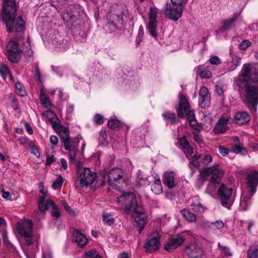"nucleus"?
I'll use <instances>...</instances> for the list:
<instances>
[{
    "label": "nucleus",
    "mask_w": 258,
    "mask_h": 258,
    "mask_svg": "<svg viewBox=\"0 0 258 258\" xmlns=\"http://www.w3.org/2000/svg\"><path fill=\"white\" fill-rule=\"evenodd\" d=\"M238 87L244 90L243 103L251 112H255L258 104V71L250 64H244L237 81Z\"/></svg>",
    "instance_id": "1"
},
{
    "label": "nucleus",
    "mask_w": 258,
    "mask_h": 258,
    "mask_svg": "<svg viewBox=\"0 0 258 258\" xmlns=\"http://www.w3.org/2000/svg\"><path fill=\"white\" fill-rule=\"evenodd\" d=\"M118 207L126 214L133 213V216L137 223V228L141 233L147 223V216L144 209L137 202L136 196L133 192H126L117 198Z\"/></svg>",
    "instance_id": "2"
},
{
    "label": "nucleus",
    "mask_w": 258,
    "mask_h": 258,
    "mask_svg": "<svg viewBox=\"0 0 258 258\" xmlns=\"http://www.w3.org/2000/svg\"><path fill=\"white\" fill-rule=\"evenodd\" d=\"M2 19L9 32H22L25 29V22L21 16H17L15 0H4Z\"/></svg>",
    "instance_id": "3"
},
{
    "label": "nucleus",
    "mask_w": 258,
    "mask_h": 258,
    "mask_svg": "<svg viewBox=\"0 0 258 258\" xmlns=\"http://www.w3.org/2000/svg\"><path fill=\"white\" fill-rule=\"evenodd\" d=\"M59 136L63 148L69 152L70 160L71 162H75L77 156V152L74 143L70 140L69 130L68 128L58 125Z\"/></svg>",
    "instance_id": "4"
},
{
    "label": "nucleus",
    "mask_w": 258,
    "mask_h": 258,
    "mask_svg": "<svg viewBox=\"0 0 258 258\" xmlns=\"http://www.w3.org/2000/svg\"><path fill=\"white\" fill-rule=\"evenodd\" d=\"M200 174L203 177L209 175H212L208 188L210 191H214L220 184L223 172L218 168V165H217L200 171Z\"/></svg>",
    "instance_id": "5"
},
{
    "label": "nucleus",
    "mask_w": 258,
    "mask_h": 258,
    "mask_svg": "<svg viewBox=\"0 0 258 258\" xmlns=\"http://www.w3.org/2000/svg\"><path fill=\"white\" fill-rule=\"evenodd\" d=\"M16 229L19 235L24 238L26 245L29 246L33 243V223L31 220L18 223Z\"/></svg>",
    "instance_id": "6"
},
{
    "label": "nucleus",
    "mask_w": 258,
    "mask_h": 258,
    "mask_svg": "<svg viewBox=\"0 0 258 258\" xmlns=\"http://www.w3.org/2000/svg\"><path fill=\"white\" fill-rule=\"evenodd\" d=\"M127 10L124 5H116L111 14L112 20L109 24L113 25L115 27L118 23L122 24L124 20L127 18Z\"/></svg>",
    "instance_id": "7"
},
{
    "label": "nucleus",
    "mask_w": 258,
    "mask_h": 258,
    "mask_svg": "<svg viewBox=\"0 0 258 258\" xmlns=\"http://www.w3.org/2000/svg\"><path fill=\"white\" fill-rule=\"evenodd\" d=\"M96 173L91 171L89 168H84L78 178L80 187H87L91 184L96 178Z\"/></svg>",
    "instance_id": "8"
},
{
    "label": "nucleus",
    "mask_w": 258,
    "mask_h": 258,
    "mask_svg": "<svg viewBox=\"0 0 258 258\" xmlns=\"http://www.w3.org/2000/svg\"><path fill=\"white\" fill-rule=\"evenodd\" d=\"M160 236L157 232L151 233L147 237L144 245L146 251L153 252L159 249L160 245Z\"/></svg>",
    "instance_id": "9"
},
{
    "label": "nucleus",
    "mask_w": 258,
    "mask_h": 258,
    "mask_svg": "<svg viewBox=\"0 0 258 258\" xmlns=\"http://www.w3.org/2000/svg\"><path fill=\"white\" fill-rule=\"evenodd\" d=\"M232 191V188H227L224 184H221L218 189V195L222 205L228 209L230 208L232 204V201L230 199Z\"/></svg>",
    "instance_id": "10"
},
{
    "label": "nucleus",
    "mask_w": 258,
    "mask_h": 258,
    "mask_svg": "<svg viewBox=\"0 0 258 258\" xmlns=\"http://www.w3.org/2000/svg\"><path fill=\"white\" fill-rule=\"evenodd\" d=\"M38 206V209L43 212L51 209V214L53 217L58 218L60 216L59 210L53 202L50 200H47L45 204H44V196L39 199Z\"/></svg>",
    "instance_id": "11"
},
{
    "label": "nucleus",
    "mask_w": 258,
    "mask_h": 258,
    "mask_svg": "<svg viewBox=\"0 0 258 258\" xmlns=\"http://www.w3.org/2000/svg\"><path fill=\"white\" fill-rule=\"evenodd\" d=\"M178 97L179 101V105L176 108L177 113L180 117L187 116L190 112L194 111L190 109L188 100L182 94H180Z\"/></svg>",
    "instance_id": "12"
},
{
    "label": "nucleus",
    "mask_w": 258,
    "mask_h": 258,
    "mask_svg": "<svg viewBox=\"0 0 258 258\" xmlns=\"http://www.w3.org/2000/svg\"><path fill=\"white\" fill-rule=\"evenodd\" d=\"M184 253L188 258H201L204 255L202 248L197 243H191L184 249Z\"/></svg>",
    "instance_id": "13"
},
{
    "label": "nucleus",
    "mask_w": 258,
    "mask_h": 258,
    "mask_svg": "<svg viewBox=\"0 0 258 258\" xmlns=\"http://www.w3.org/2000/svg\"><path fill=\"white\" fill-rule=\"evenodd\" d=\"M102 176L104 181L106 180L109 185H115L116 182L122 177V172L120 169L113 168L108 173L103 172Z\"/></svg>",
    "instance_id": "14"
},
{
    "label": "nucleus",
    "mask_w": 258,
    "mask_h": 258,
    "mask_svg": "<svg viewBox=\"0 0 258 258\" xmlns=\"http://www.w3.org/2000/svg\"><path fill=\"white\" fill-rule=\"evenodd\" d=\"M246 180L249 192L253 196L256 191V186H258V172H249L247 175Z\"/></svg>",
    "instance_id": "15"
},
{
    "label": "nucleus",
    "mask_w": 258,
    "mask_h": 258,
    "mask_svg": "<svg viewBox=\"0 0 258 258\" xmlns=\"http://www.w3.org/2000/svg\"><path fill=\"white\" fill-rule=\"evenodd\" d=\"M184 239L179 235L171 237L164 244V248L165 250L169 251L176 248L181 245L184 242Z\"/></svg>",
    "instance_id": "16"
},
{
    "label": "nucleus",
    "mask_w": 258,
    "mask_h": 258,
    "mask_svg": "<svg viewBox=\"0 0 258 258\" xmlns=\"http://www.w3.org/2000/svg\"><path fill=\"white\" fill-rule=\"evenodd\" d=\"M165 13L169 19L176 22L182 16V9L180 6L174 8L172 7L170 4H167Z\"/></svg>",
    "instance_id": "17"
},
{
    "label": "nucleus",
    "mask_w": 258,
    "mask_h": 258,
    "mask_svg": "<svg viewBox=\"0 0 258 258\" xmlns=\"http://www.w3.org/2000/svg\"><path fill=\"white\" fill-rule=\"evenodd\" d=\"M73 240L77 243L78 246L82 247L87 244L88 239L78 230L74 229L73 233Z\"/></svg>",
    "instance_id": "18"
},
{
    "label": "nucleus",
    "mask_w": 258,
    "mask_h": 258,
    "mask_svg": "<svg viewBox=\"0 0 258 258\" xmlns=\"http://www.w3.org/2000/svg\"><path fill=\"white\" fill-rule=\"evenodd\" d=\"M43 115L45 116L47 118V120L52 123L53 128H58L59 120L53 111L51 110H46L43 112Z\"/></svg>",
    "instance_id": "19"
},
{
    "label": "nucleus",
    "mask_w": 258,
    "mask_h": 258,
    "mask_svg": "<svg viewBox=\"0 0 258 258\" xmlns=\"http://www.w3.org/2000/svg\"><path fill=\"white\" fill-rule=\"evenodd\" d=\"M229 119L225 117H221L216 124L214 132L215 134H222L225 133L228 128L227 123Z\"/></svg>",
    "instance_id": "20"
},
{
    "label": "nucleus",
    "mask_w": 258,
    "mask_h": 258,
    "mask_svg": "<svg viewBox=\"0 0 258 258\" xmlns=\"http://www.w3.org/2000/svg\"><path fill=\"white\" fill-rule=\"evenodd\" d=\"M250 119V117L246 111L237 112L234 116L235 122L239 125H243L248 123Z\"/></svg>",
    "instance_id": "21"
},
{
    "label": "nucleus",
    "mask_w": 258,
    "mask_h": 258,
    "mask_svg": "<svg viewBox=\"0 0 258 258\" xmlns=\"http://www.w3.org/2000/svg\"><path fill=\"white\" fill-rule=\"evenodd\" d=\"M174 176L175 174L173 171L166 172L164 174L163 182L169 188H173L175 186Z\"/></svg>",
    "instance_id": "22"
},
{
    "label": "nucleus",
    "mask_w": 258,
    "mask_h": 258,
    "mask_svg": "<svg viewBox=\"0 0 258 258\" xmlns=\"http://www.w3.org/2000/svg\"><path fill=\"white\" fill-rule=\"evenodd\" d=\"M237 18V14H234L232 18L224 20L223 22V26L220 28V31L223 32L225 30H230L234 27Z\"/></svg>",
    "instance_id": "23"
},
{
    "label": "nucleus",
    "mask_w": 258,
    "mask_h": 258,
    "mask_svg": "<svg viewBox=\"0 0 258 258\" xmlns=\"http://www.w3.org/2000/svg\"><path fill=\"white\" fill-rule=\"evenodd\" d=\"M252 196L251 195V193L242 194L241 197L240 202V207L243 211L246 210L248 207L251 205V198Z\"/></svg>",
    "instance_id": "24"
},
{
    "label": "nucleus",
    "mask_w": 258,
    "mask_h": 258,
    "mask_svg": "<svg viewBox=\"0 0 258 258\" xmlns=\"http://www.w3.org/2000/svg\"><path fill=\"white\" fill-rule=\"evenodd\" d=\"M180 145L185 153H187L189 155H191L193 153L192 148L190 146L189 143L185 137L180 139Z\"/></svg>",
    "instance_id": "25"
},
{
    "label": "nucleus",
    "mask_w": 258,
    "mask_h": 258,
    "mask_svg": "<svg viewBox=\"0 0 258 258\" xmlns=\"http://www.w3.org/2000/svg\"><path fill=\"white\" fill-rule=\"evenodd\" d=\"M0 75L2 76V77L4 79H6L7 78V76H8L10 79V80L13 82H14V78L11 72H10L9 69L8 67L5 64H1L0 65Z\"/></svg>",
    "instance_id": "26"
},
{
    "label": "nucleus",
    "mask_w": 258,
    "mask_h": 258,
    "mask_svg": "<svg viewBox=\"0 0 258 258\" xmlns=\"http://www.w3.org/2000/svg\"><path fill=\"white\" fill-rule=\"evenodd\" d=\"M20 50H15L7 52V56L8 59L13 63H17L20 59Z\"/></svg>",
    "instance_id": "27"
},
{
    "label": "nucleus",
    "mask_w": 258,
    "mask_h": 258,
    "mask_svg": "<svg viewBox=\"0 0 258 258\" xmlns=\"http://www.w3.org/2000/svg\"><path fill=\"white\" fill-rule=\"evenodd\" d=\"M44 88L42 87L41 88V91L40 94V101L42 105H44L46 108H50L51 106V104L48 98L47 95L44 92Z\"/></svg>",
    "instance_id": "28"
},
{
    "label": "nucleus",
    "mask_w": 258,
    "mask_h": 258,
    "mask_svg": "<svg viewBox=\"0 0 258 258\" xmlns=\"http://www.w3.org/2000/svg\"><path fill=\"white\" fill-rule=\"evenodd\" d=\"M162 116L166 122L172 124H175L178 121L175 114L173 112H165L162 114Z\"/></svg>",
    "instance_id": "29"
},
{
    "label": "nucleus",
    "mask_w": 258,
    "mask_h": 258,
    "mask_svg": "<svg viewBox=\"0 0 258 258\" xmlns=\"http://www.w3.org/2000/svg\"><path fill=\"white\" fill-rule=\"evenodd\" d=\"M201 158V155L195 154L192 157L191 160L188 163L189 168L193 170L194 168L198 169L200 167V165L199 160Z\"/></svg>",
    "instance_id": "30"
},
{
    "label": "nucleus",
    "mask_w": 258,
    "mask_h": 258,
    "mask_svg": "<svg viewBox=\"0 0 258 258\" xmlns=\"http://www.w3.org/2000/svg\"><path fill=\"white\" fill-rule=\"evenodd\" d=\"M197 74L203 78H210L212 76L211 72L203 66L198 67Z\"/></svg>",
    "instance_id": "31"
},
{
    "label": "nucleus",
    "mask_w": 258,
    "mask_h": 258,
    "mask_svg": "<svg viewBox=\"0 0 258 258\" xmlns=\"http://www.w3.org/2000/svg\"><path fill=\"white\" fill-rule=\"evenodd\" d=\"M151 189L155 194H159L162 191V186L159 178L156 179L151 185Z\"/></svg>",
    "instance_id": "32"
},
{
    "label": "nucleus",
    "mask_w": 258,
    "mask_h": 258,
    "mask_svg": "<svg viewBox=\"0 0 258 258\" xmlns=\"http://www.w3.org/2000/svg\"><path fill=\"white\" fill-rule=\"evenodd\" d=\"M157 22L153 23L149 22L147 25V29L149 32V34L153 37L156 38L157 36Z\"/></svg>",
    "instance_id": "33"
},
{
    "label": "nucleus",
    "mask_w": 258,
    "mask_h": 258,
    "mask_svg": "<svg viewBox=\"0 0 258 258\" xmlns=\"http://www.w3.org/2000/svg\"><path fill=\"white\" fill-rule=\"evenodd\" d=\"M181 213L185 219L188 222H193L196 220V216L191 212L186 209H183L181 211Z\"/></svg>",
    "instance_id": "34"
},
{
    "label": "nucleus",
    "mask_w": 258,
    "mask_h": 258,
    "mask_svg": "<svg viewBox=\"0 0 258 258\" xmlns=\"http://www.w3.org/2000/svg\"><path fill=\"white\" fill-rule=\"evenodd\" d=\"M55 42L57 43L56 45H57L58 47L60 48L66 49L68 48L70 46V44L68 43L67 40L61 39V38H60V37L58 39L56 38V39H54L53 42L54 43Z\"/></svg>",
    "instance_id": "35"
},
{
    "label": "nucleus",
    "mask_w": 258,
    "mask_h": 258,
    "mask_svg": "<svg viewBox=\"0 0 258 258\" xmlns=\"http://www.w3.org/2000/svg\"><path fill=\"white\" fill-rule=\"evenodd\" d=\"M15 88L18 95L23 97L26 94L24 87L19 82L16 83Z\"/></svg>",
    "instance_id": "36"
},
{
    "label": "nucleus",
    "mask_w": 258,
    "mask_h": 258,
    "mask_svg": "<svg viewBox=\"0 0 258 258\" xmlns=\"http://www.w3.org/2000/svg\"><path fill=\"white\" fill-rule=\"evenodd\" d=\"M187 117V119L188 120V122L190 125V126L194 128H195L197 126V125L198 124L197 121L195 118V115L194 111H191L189 113V114Z\"/></svg>",
    "instance_id": "37"
},
{
    "label": "nucleus",
    "mask_w": 258,
    "mask_h": 258,
    "mask_svg": "<svg viewBox=\"0 0 258 258\" xmlns=\"http://www.w3.org/2000/svg\"><path fill=\"white\" fill-rule=\"evenodd\" d=\"M200 106L202 108H207L210 105V98H203L199 99Z\"/></svg>",
    "instance_id": "38"
},
{
    "label": "nucleus",
    "mask_w": 258,
    "mask_h": 258,
    "mask_svg": "<svg viewBox=\"0 0 258 258\" xmlns=\"http://www.w3.org/2000/svg\"><path fill=\"white\" fill-rule=\"evenodd\" d=\"M200 106L202 108H207L210 105V98H203L199 99Z\"/></svg>",
    "instance_id": "39"
},
{
    "label": "nucleus",
    "mask_w": 258,
    "mask_h": 258,
    "mask_svg": "<svg viewBox=\"0 0 258 258\" xmlns=\"http://www.w3.org/2000/svg\"><path fill=\"white\" fill-rule=\"evenodd\" d=\"M63 182V178L62 176L59 175L56 180H54L52 187L54 189H60L62 186Z\"/></svg>",
    "instance_id": "40"
},
{
    "label": "nucleus",
    "mask_w": 258,
    "mask_h": 258,
    "mask_svg": "<svg viewBox=\"0 0 258 258\" xmlns=\"http://www.w3.org/2000/svg\"><path fill=\"white\" fill-rule=\"evenodd\" d=\"M190 206L194 211L197 212L202 213L205 210V208L199 202L192 203Z\"/></svg>",
    "instance_id": "41"
},
{
    "label": "nucleus",
    "mask_w": 258,
    "mask_h": 258,
    "mask_svg": "<svg viewBox=\"0 0 258 258\" xmlns=\"http://www.w3.org/2000/svg\"><path fill=\"white\" fill-rule=\"evenodd\" d=\"M85 258H101L96 249H92L85 253Z\"/></svg>",
    "instance_id": "42"
},
{
    "label": "nucleus",
    "mask_w": 258,
    "mask_h": 258,
    "mask_svg": "<svg viewBox=\"0 0 258 258\" xmlns=\"http://www.w3.org/2000/svg\"><path fill=\"white\" fill-rule=\"evenodd\" d=\"M210 98V94L209 93L208 88L205 86L201 88L199 92V98Z\"/></svg>",
    "instance_id": "43"
},
{
    "label": "nucleus",
    "mask_w": 258,
    "mask_h": 258,
    "mask_svg": "<svg viewBox=\"0 0 258 258\" xmlns=\"http://www.w3.org/2000/svg\"><path fill=\"white\" fill-rule=\"evenodd\" d=\"M18 47L19 45L18 43L13 41V40H11L9 41V43L7 44V51L19 50L18 49Z\"/></svg>",
    "instance_id": "44"
},
{
    "label": "nucleus",
    "mask_w": 258,
    "mask_h": 258,
    "mask_svg": "<svg viewBox=\"0 0 258 258\" xmlns=\"http://www.w3.org/2000/svg\"><path fill=\"white\" fill-rule=\"evenodd\" d=\"M157 17V14L156 10L153 8H150L149 16V22H153V23L157 22V21H156Z\"/></svg>",
    "instance_id": "45"
},
{
    "label": "nucleus",
    "mask_w": 258,
    "mask_h": 258,
    "mask_svg": "<svg viewBox=\"0 0 258 258\" xmlns=\"http://www.w3.org/2000/svg\"><path fill=\"white\" fill-rule=\"evenodd\" d=\"M103 221L105 224L111 226L114 223V220L111 215L104 213L103 215Z\"/></svg>",
    "instance_id": "46"
},
{
    "label": "nucleus",
    "mask_w": 258,
    "mask_h": 258,
    "mask_svg": "<svg viewBox=\"0 0 258 258\" xmlns=\"http://www.w3.org/2000/svg\"><path fill=\"white\" fill-rule=\"evenodd\" d=\"M218 247L220 248V251L221 253L224 254L226 256H231L232 253L230 252V249L228 247L226 246H222L220 243H218Z\"/></svg>",
    "instance_id": "47"
},
{
    "label": "nucleus",
    "mask_w": 258,
    "mask_h": 258,
    "mask_svg": "<svg viewBox=\"0 0 258 258\" xmlns=\"http://www.w3.org/2000/svg\"><path fill=\"white\" fill-rule=\"evenodd\" d=\"M107 125L111 129H115L120 125V123L118 120L112 119L108 121Z\"/></svg>",
    "instance_id": "48"
},
{
    "label": "nucleus",
    "mask_w": 258,
    "mask_h": 258,
    "mask_svg": "<svg viewBox=\"0 0 258 258\" xmlns=\"http://www.w3.org/2000/svg\"><path fill=\"white\" fill-rule=\"evenodd\" d=\"M93 120L97 124H102L104 121V118L103 115L97 113L95 115Z\"/></svg>",
    "instance_id": "49"
},
{
    "label": "nucleus",
    "mask_w": 258,
    "mask_h": 258,
    "mask_svg": "<svg viewBox=\"0 0 258 258\" xmlns=\"http://www.w3.org/2000/svg\"><path fill=\"white\" fill-rule=\"evenodd\" d=\"M247 254L248 258H258V248L248 250Z\"/></svg>",
    "instance_id": "50"
},
{
    "label": "nucleus",
    "mask_w": 258,
    "mask_h": 258,
    "mask_svg": "<svg viewBox=\"0 0 258 258\" xmlns=\"http://www.w3.org/2000/svg\"><path fill=\"white\" fill-rule=\"evenodd\" d=\"M45 212L40 211L39 209L38 210L34 211L33 215L35 218L37 219L38 220H40L44 217Z\"/></svg>",
    "instance_id": "51"
},
{
    "label": "nucleus",
    "mask_w": 258,
    "mask_h": 258,
    "mask_svg": "<svg viewBox=\"0 0 258 258\" xmlns=\"http://www.w3.org/2000/svg\"><path fill=\"white\" fill-rule=\"evenodd\" d=\"M250 42L247 40H243L239 44V47L240 49L245 50L250 45Z\"/></svg>",
    "instance_id": "52"
},
{
    "label": "nucleus",
    "mask_w": 258,
    "mask_h": 258,
    "mask_svg": "<svg viewBox=\"0 0 258 258\" xmlns=\"http://www.w3.org/2000/svg\"><path fill=\"white\" fill-rule=\"evenodd\" d=\"M211 224L213 225V228L217 229H220L224 226V223L222 221H217L215 222H211Z\"/></svg>",
    "instance_id": "53"
},
{
    "label": "nucleus",
    "mask_w": 258,
    "mask_h": 258,
    "mask_svg": "<svg viewBox=\"0 0 258 258\" xmlns=\"http://www.w3.org/2000/svg\"><path fill=\"white\" fill-rule=\"evenodd\" d=\"M107 135L105 130H102L100 132L99 141L101 143H104L105 140L107 138Z\"/></svg>",
    "instance_id": "54"
},
{
    "label": "nucleus",
    "mask_w": 258,
    "mask_h": 258,
    "mask_svg": "<svg viewBox=\"0 0 258 258\" xmlns=\"http://www.w3.org/2000/svg\"><path fill=\"white\" fill-rule=\"evenodd\" d=\"M2 234V238H3L4 243L7 246L11 245L12 244L8 239L7 231L5 230H4Z\"/></svg>",
    "instance_id": "55"
},
{
    "label": "nucleus",
    "mask_w": 258,
    "mask_h": 258,
    "mask_svg": "<svg viewBox=\"0 0 258 258\" xmlns=\"http://www.w3.org/2000/svg\"><path fill=\"white\" fill-rule=\"evenodd\" d=\"M201 161L204 164H207L212 162V158L210 155H206L201 158Z\"/></svg>",
    "instance_id": "56"
},
{
    "label": "nucleus",
    "mask_w": 258,
    "mask_h": 258,
    "mask_svg": "<svg viewBox=\"0 0 258 258\" xmlns=\"http://www.w3.org/2000/svg\"><path fill=\"white\" fill-rule=\"evenodd\" d=\"M209 62L211 64L218 65L220 63V60L218 56H214L210 58Z\"/></svg>",
    "instance_id": "57"
},
{
    "label": "nucleus",
    "mask_w": 258,
    "mask_h": 258,
    "mask_svg": "<svg viewBox=\"0 0 258 258\" xmlns=\"http://www.w3.org/2000/svg\"><path fill=\"white\" fill-rule=\"evenodd\" d=\"M144 34L143 28L142 27H140L138 32V36L137 38V42L139 44L140 42L142 41V38L141 37H143Z\"/></svg>",
    "instance_id": "58"
},
{
    "label": "nucleus",
    "mask_w": 258,
    "mask_h": 258,
    "mask_svg": "<svg viewBox=\"0 0 258 258\" xmlns=\"http://www.w3.org/2000/svg\"><path fill=\"white\" fill-rule=\"evenodd\" d=\"M216 91L217 94L219 96H222L224 94V90L222 85H216L215 86Z\"/></svg>",
    "instance_id": "59"
},
{
    "label": "nucleus",
    "mask_w": 258,
    "mask_h": 258,
    "mask_svg": "<svg viewBox=\"0 0 258 258\" xmlns=\"http://www.w3.org/2000/svg\"><path fill=\"white\" fill-rule=\"evenodd\" d=\"M219 152L223 156H226L228 154L229 151L228 149L223 147H220L219 148Z\"/></svg>",
    "instance_id": "60"
},
{
    "label": "nucleus",
    "mask_w": 258,
    "mask_h": 258,
    "mask_svg": "<svg viewBox=\"0 0 258 258\" xmlns=\"http://www.w3.org/2000/svg\"><path fill=\"white\" fill-rule=\"evenodd\" d=\"M244 148L240 145H236L232 148V151L234 153H239L242 151Z\"/></svg>",
    "instance_id": "61"
},
{
    "label": "nucleus",
    "mask_w": 258,
    "mask_h": 258,
    "mask_svg": "<svg viewBox=\"0 0 258 258\" xmlns=\"http://www.w3.org/2000/svg\"><path fill=\"white\" fill-rule=\"evenodd\" d=\"M2 194V197L3 198L6 200H10L11 199V195L9 191H5L4 189L1 190Z\"/></svg>",
    "instance_id": "62"
},
{
    "label": "nucleus",
    "mask_w": 258,
    "mask_h": 258,
    "mask_svg": "<svg viewBox=\"0 0 258 258\" xmlns=\"http://www.w3.org/2000/svg\"><path fill=\"white\" fill-rule=\"evenodd\" d=\"M54 161V157L49 156L48 155H47L46 160V165H50Z\"/></svg>",
    "instance_id": "63"
},
{
    "label": "nucleus",
    "mask_w": 258,
    "mask_h": 258,
    "mask_svg": "<svg viewBox=\"0 0 258 258\" xmlns=\"http://www.w3.org/2000/svg\"><path fill=\"white\" fill-rule=\"evenodd\" d=\"M50 142L54 145H56L58 143V138L56 136H51L50 137Z\"/></svg>",
    "instance_id": "64"
}]
</instances>
